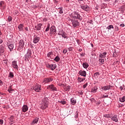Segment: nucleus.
<instances>
[{
    "instance_id": "2f4dec72",
    "label": "nucleus",
    "mask_w": 125,
    "mask_h": 125,
    "mask_svg": "<svg viewBox=\"0 0 125 125\" xmlns=\"http://www.w3.org/2000/svg\"><path fill=\"white\" fill-rule=\"evenodd\" d=\"M107 29H108V30H111V29H114V26H113V25H110L108 27H107Z\"/></svg>"
},
{
    "instance_id": "393cba45",
    "label": "nucleus",
    "mask_w": 125,
    "mask_h": 125,
    "mask_svg": "<svg viewBox=\"0 0 125 125\" xmlns=\"http://www.w3.org/2000/svg\"><path fill=\"white\" fill-rule=\"evenodd\" d=\"M119 101H120V102H125V96H123L122 98H120Z\"/></svg>"
},
{
    "instance_id": "9b49d317",
    "label": "nucleus",
    "mask_w": 125,
    "mask_h": 125,
    "mask_svg": "<svg viewBox=\"0 0 125 125\" xmlns=\"http://www.w3.org/2000/svg\"><path fill=\"white\" fill-rule=\"evenodd\" d=\"M79 75L83 77H86V72L84 70H80L79 71Z\"/></svg>"
},
{
    "instance_id": "a19ab883",
    "label": "nucleus",
    "mask_w": 125,
    "mask_h": 125,
    "mask_svg": "<svg viewBox=\"0 0 125 125\" xmlns=\"http://www.w3.org/2000/svg\"><path fill=\"white\" fill-rule=\"evenodd\" d=\"M48 31H49V25H48L47 28L45 29L46 32H48Z\"/></svg>"
},
{
    "instance_id": "4d7b16f0",
    "label": "nucleus",
    "mask_w": 125,
    "mask_h": 125,
    "mask_svg": "<svg viewBox=\"0 0 125 125\" xmlns=\"http://www.w3.org/2000/svg\"><path fill=\"white\" fill-rule=\"evenodd\" d=\"M24 30L28 31V27H25Z\"/></svg>"
},
{
    "instance_id": "de8ad7c7",
    "label": "nucleus",
    "mask_w": 125,
    "mask_h": 125,
    "mask_svg": "<svg viewBox=\"0 0 125 125\" xmlns=\"http://www.w3.org/2000/svg\"><path fill=\"white\" fill-rule=\"evenodd\" d=\"M31 54H32V53H31V51H29L28 52V56H31Z\"/></svg>"
},
{
    "instance_id": "c9c22d12",
    "label": "nucleus",
    "mask_w": 125,
    "mask_h": 125,
    "mask_svg": "<svg viewBox=\"0 0 125 125\" xmlns=\"http://www.w3.org/2000/svg\"><path fill=\"white\" fill-rule=\"evenodd\" d=\"M85 80V79L84 78H79V82L80 83H82V82H83V81H84Z\"/></svg>"
},
{
    "instance_id": "f257e3e1",
    "label": "nucleus",
    "mask_w": 125,
    "mask_h": 125,
    "mask_svg": "<svg viewBox=\"0 0 125 125\" xmlns=\"http://www.w3.org/2000/svg\"><path fill=\"white\" fill-rule=\"evenodd\" d=\"M19 45L18 46V50L19 51H22L23 50V47H24V45L25 43L24 42V41L21 40L19 43Z\"/></svg>"
},
{
    "instance_id": "473e14b6",
    "label": "nucleus",
    "mask_w": 125,
    "mask_h": 125,
    "mask_svg": "<svg viewBox=\"0 0 125 125\" xmlns=\"http://www.w3.org/2000/svg\"><path fill=\"white\" fill-rule=\"evenodd\" d=\"M0 7H2V6H4V1H1L0 2Z\"/></svg>"
},
{
    "instance_id": "aec40b11",
    "label": "nucleus",
    "mask_w": 125,
    "mask_h": 125,
    "mask_svg": "<svg viewBox=\"0 0 125 125\" xmlns=\"http://www.w3.org/2000/svg\"><path fill=\"white\" fill-rule=\"evenodd\" d=\"M5 48H4V47L2 45L0 46V53H3L4 52Z\"/></svg>"
},
{
    "instance_id": "8fccbe9b",
    "label": "nucleus",
    "mask_w": 125,
    "mask_h": 125,
    "mask_svg": "<svg viewBox=\"0 0 125 125\" xmlns=\"http://www.w3.org/2000/svg\"><path fill=\"white\" fill-rule=\"evenodd\" d=\"M94 76H99V73L97 72L94 74Z\"/></svg>"
},
{
    "instance_id": "bf43d9fd",
    "label": "nucleus",
    "mask_w": 125,
    "mask_h": 125,
    "mask_svg": "<svg viewBox=\"0 0 125 125\" xmlns=\"http://www.w3.org/2000/svg\"><path fill=\"white\" fill-rule=\"evenodd\" d=\"M120 88L121 90H123V87L120 86Z\"/></svg>"
},
{
    "instance_id": "09e8293b",
    "label": "nucleus",
    "mask_w": 125,
    "mask_h": 125,
    "mask_svg": "<svg viewBox=\"0 0 125 125\" xmlns=\"http://www.w3.org/2000/svg\"><path fill=\"white\" fill-rule=\"evenodd\" d=\"M2 39L1 37H0V43H2Z\"/></svg>"
},
{
    "instance_id": "0eeeda50",
    "label": "nucleus",
    "mask_w": 125,
    "mask_h": 125,
    "mask_svg": "<svg viewBox=\"0 0 125 125\" xmlns=\"http://www.w3.org/2000/svg\"><path fill=\"white\" fill-rule=\"evenodd\" d=\"M40 40H41L40 37H38L37 36H35L33 39L34 43H38V42H40Z\"/></svg>"
},
{
    "instance_id": "72a5a7b5",
    "label": "nucleus",
    "mask_w": 125,
    "mask_h": 125,
    "mask_svg": "<svg viewBox=\"0 0 125 125\" xmlns=\"http://www.w3.org/2000/svg\"><path fill=\"white\" fill-rule=\"evenodd\" d=\"M9 78H13L14 77V75L12 72H10L9 75Z\"/></svg>"
},
{
    "instance_id": "f704fd0d",
    "label": "nucleus",
    "mask_w": 125,
    "mask_h": 125,
    "mask_svg": "<svg viewBox=\"0 0 125 125\" xmlns=\"http://www.w3.org/2000/svg\"><path fill=\"white\" fill-rule=\"evenodd\" d=\"M59 103H61V104H62V105H64V104H66V101H59Z\"/></svg>"
},
{
    "instance_id": "ddd939ff",
    "label": "nucleus",
    "mask_w": 125,
    "mask_h": 125,
    "mask_svg": "<svg viewBox=\"0 0 125 125\" xmlns=\"http://www.w3.org/2000/svg\"><path fill=\"white\" fill-rule=\"evenodd\" d=\"M110 88H111V86H102L101 87V89H102L103 90H108V89H110Z\"/></svg>"
},
{
    "instance_id": "774afa93",
    "label": "nucleus",
    "mask_w": 125,
    "mask_h": 125,
    "mask_svg": "<svg viewBox=\"0 0 125 125\" xmlns=\"http://www.w3.org/2000/svg\"><path fill=\"white\" fill-rule=\"evenodd\" d=\"M123 63L125 64V60L124 61Z\"/></svg>"
},
{
    "instance_id": "423d86ee",
    "label": "nucleus",
    "mask_w": 125,
    "mask_h": 125,
    "mask_svg": "<svg viewBox=\"0 0 125 125\" xmlns=\"http://www.w3.org/2000/svg\"><path fill=\"white\" fill-rule=\"evenodd\" d=\"M47 89H51V90H57L56 87H54V85L53 84H51L49 85H48L47 87Z\"/></svg>"
},
{
    "instance_id": "20e7f679",
    "label": "nucleus",
    "mask_w": 125,
    "mask_h": 125,
    "mask_svg": "<svg viewBox=\"0 0 125 125\" xmlns=\"http://www.w3.org/2000/svg\"><path fill=\"white\" fill-rule=\"evenodd\" d=\"M56 33V27L54 26H52L50 28V34H55Z\"/></svg>"
},
{
    "instance_id": "39448f33",
    "label": "nucleus",
    "mask_w": 125,
    "mask_h": 125,
    "mask_svg": "<svg viewBox=\"0 0 125 125\" xmlns=\"http://www.w3.org/2000/svg\"><path fill=\"white\" fill-rule=\"evenodd\" d=\"M41 109H42V110H44L45 109H46V108H47V102H44L41 106Z\"/></svg>"
},
{
    "instance_id": "5701e85b",
    "label": "nucleus",
    "mask_w": 125,
    "mask_h": 125,
    "mask_svg": "<svg viewBox=\"0 0 125 125\" xmlns=\"http://www.w3.org/2000/svg\"><path fill=\"white\" fill-rule=\"evenodd\" d=\"M50 68H51V70L53 71L54 70H55V68H56V65L55 64H51L49 65Z\"/></svg>"
},
{
    "instance_id": "58836bf2",
    "label": "nucleus",
    "mask_w": 125,
    "mask_h": 125,
    "mask_svg": "<svg viewBox=\"0 0 125 125\" xmlns=\"http://www.w3.org/2000/svg\"><path fill=\"white\" fill-rule=\"evenodd\" d=\"M7 20L8 22H11L12 21V18L11 16L8 17Z\"/></svg>"
},
{
    "instance_id": "f8f14e48",
    "label": "nucleus",
    "mask_w": 125,
    "mask_h": 125,
    "mask_svg": "<svg viewBox=\"0 0 125 125\" xmlns=\"http://www.w3.org/2000/svg\"><path fill=\"white\" fill-rule=\"evenodd\" d=\"M42 24L39 23L37 25V26H35V30H37V31H40L42 28Z\"/></svg>"
},
{
    "instance_id": "c85d7f7f",
    "label": "nucleus",
    "mask_w": 125,
    "mask_h": 125,
    "mask_svg": "<svg viewBox=\"0 0 125 125\" xmlns=\"http://www.w3.org/2000/svg\"><path fill=\"white\" fill-rule=\"evenodd\" d=\"M39 122V118H36L33 121V124H38V122Z\"/></svg>"
},
{
    "instance_id": "a878e982",
    "label": "nucleus",
    "mask_w": 125,
    "mask_h": 125,
    "mask_svg": "<svg viewBox=\"0 0 125 125\" xmlns=\"http://www.w3.org/2000/svg\"><path fill=\"white\" fill-rule=\"evenodd\" d=\"M70 89H71V86H67L64 88L65 91H70Z\"/></svg>"
},
{
    "instance_id": "4be33fe9",
    "label": "nucleus",
    "mask_w": 125,
    "mask_h": 125,
    "mask_svg": "<svg viewBox=\"0 0 125 125\" xmlns=\"http://www.w3.org/2000/svg\"><path fill=\"white\" fill-rule=\"evenodd\" d=\"M83 68H84L85 69H87V68H88L89 65H88V63L87 62H83Z\"/></svg>"
},
{
    "instance_id": "603ef678",
    "label": "nucleus",
    "mask_w": 125,
    "mask_h": 125,
    "mask_svg": "<svg viewBox=\"0 0 125 125\" xmlns=\"http://www.w3.org/2000/svg\"><path fill=\"white\" fill-rule=\"evenodd\" d=\"M120 27H125V24L122 23L120 24Z\"/></svg>"
},
{
    "instance_id": "7ed1b4c3",
    "label": "nucleus",
    "mask_w": 125,
    "mask_h": 125,
    "mask_svg": "<svg viewBox=\"0 0 125 125\" xmlns=\"http://www.w3.org/2000/svg\"><path fill=\"white\" fill-rule=\"evenodd\" d=\"M33 89L35 91H36V92H41V90H42V85L40 84L36 85L33 87Z\"/></svg>"
},
{
    "instance_id": "79ce46f5",
    "label": "nucleus",
    "mask_w": 125,
    "mask_h": 125,
    "mask_svg": "<svg viewBox=\"0 0 125 125\" xmlns=\"http://www.w3.org/2000/svg\"><path fill=\"white\" fill-rule=\"evenodd\" d=\"M3 124V120L2 119H0V125H2Z\"/></svg>"
},
{
    "instance_id": "6e6552de",
    "label": "nucleus",
    "mask_w": 125,
    "mask_h": 125,
    "mask_svg": "<svg viewBox=\"0 0 125 125\" xmlns=\"http://www.w3.org/2000/svg\"><path fill=\"white\" fill-rule=\"evenodd\" d=\"M111 119L112 121H113V122H115V123H118L119 121V119L118 118V116L117 115H114L113 116H112Z\"/></svg>"
},
{
    "instance_id": "e2e57ef3",
    "label": "nucleus",
    "mask_w": 125,
    "mask_h": 125,
    "mask_svg": "<svg viewBox=\"0 0 125 125\" xmlns=\"http://www.w3.org/2000/svg\"><path fill=\"white\" fill-rule=\"evenodd\" d=\"M93 100H94V98H92L91 99V101H93Z\"/></svg>"
},
{
    "instance_id": "338daca9",
    "label": "nucleus",
    "mask_w": 125,
    "mask_h": 125,
    "mask_svg": "<svg viewBox=\"0 0 125 125\" xmlns=\"http://www.w3.org/2000/svg\"><path fill=\"white\" fill-rule=\"evenodd\" d=\"M80 1H83V0H80Z\"/></svg>"
},
{
    "instance_id": "f03ea898",
    "label": "nucleus",
    "mask_w": 125,
    "mask_h": 125,
    "mask_svg": "<svg viewBox=\"0 0 125 125\" xmlns=\"http://www.w3.org/2000/svg\"><path fill=\"white\" fill-rule=\"evenodd\" d=\"M53 81V78L52 77H48L43 79L42 81V83L43 84H45V83H51Z\"/></svg>"
},
{
    "instance_id": "1a4fd4ad",
    "label": "nucleus",
    "mask_w": 125,
    "mask_h": 125,
    "mask_svg": "<svg viewBox=\"0 0 125 125\" xmlns=\"http://www.w3.org/2000/svg\"><path fill=\"white\" fill-rule=\"evenodd\" d=\"M7 45L8 48L10 49V51H12V50L14 48V45H13V44H11V43H7Z\"/></svg>"
},
{
    "instance_id": "864d4df0",
    "label": "nucleus",
    "mask_w": 125,
    "mask_h": 125,
    "mask_svg": "<svg viewBox=\"0 0 125 125\" xmlns=\"http://www.w3.org/2000/svg\"><path fill=\"white\" fill-rule=\"evenodd\" d=\"M80 55L81 56V57H83V56H84V55L83 54V53H80Z\"/></svg>"
},
{
    "instance_id": "a18cd8bd",
    "label": "nucleus",
    "mask_w": 125,
    "mask_h": 125,
    "mask_svg": "<svg viewBox=\"0 0 125 125\" xmlns=\"http://www.w3.org/2000/svg\"><path fill=\"white\" fill-rule=\"evenodd\" d=\"M67 51H68V50H67V49H65L64 50H63V53H67Z\"/></svg>"
},
{
    "instance_id": "5fc2aeb1",
    "label": "nucleus",
    "mask_w": 125,
    "mask_h": 125,
    "mask_svg": "<svg viewBox=\"0 0 125 125\" xmlns=\"http://www.w3.org/2000/svg\"><path fill=\"white\" fill-rule=\"evenodd\" d=\"M0 85H2V81L0 80Z\"/></svg>"
},
{
    "instance_id": "3c124183",
    "label": "nucleus",
    "mask_w": 125,
    "mask_h": 125,
    "mask_svg": "<svg viewBox=\"0 0 125 125\" xmlns=\"http://www.w3.org/2000/svg\"><path fill=\"white\" fill-rule=\"evenodd\" d=\"M54 1L55 2H56V3H58L59 0H54Z\"/></svg>"
},
{
    "instance_id": "bb28decb",
    "label": "nucleus",
    "mask_w": 125,
    "mask_h": 125,
    "mask_svg": "<svg viewBox=\"0 0 125 125\" xmlns=\"http://www.w3.org/2000/svg\"><path fill=\"white\" fill-rule=\"evenodd\" d=\"M53 55V52H50L47 54L48 57H50L51 58H52Z\"/></svg>"
},
{
    "instance_id": "69168bd1",
    "label": "nucleus",
    "mask_w": 125,
    "mask_h": 125,
    "mask_svg": "<svg viewBox=\"0 0 125 125\" xmlns=\"http://www.w3.org/2000/svg\"><path fill=\"white\" fill-rule=\"evenodd\" d=\"M82 50H83V49H80L79 50V51H82Z\"/></svg>"
},
{
    "instance_id": "c756f323",
    "label": "nucleus",
    "mask_w": 125,
    "mask_h": 125,
    "mask_svg": "<svg viewBox=\"0 0 125 125\" xmlns=\"http://www.w3.org/2000/svg\"><path fill=\"white\" fill-rule=\"evenodd\" d=\"M104 118H111V115H110V114H104Z\"/></svg>"
},
{
    "instance_id": "6e6d98bb",
    "label": "nucleus",
    "mask_w": 125,
    "mask_h": 125,
    "mask_svg": "<svg viewBox=\"0 0 125 125\" xmlns=\"http://www.w3.org/2000/svg\"><path fill=\"white\" fill-rule=\"evenodd\" d=\"M97 104H98V105H100V104H101V102H98Z\"/></svg>"
},
{
    "instance_id": "9d476101",
    "label": "nucleus",
    "mask_w": 125,
    "mask_h": 125,
    "mask_svg": "<svg viewBox=\"0 0 125 125\" xmlns=\"http://www.w3.org/2000/svg\"><path fill=\"white\" fill-rule=\"evenodd\" d=\"M75 19H74V21L73 22V25L74 26H78V24H79V21H78V15H77V17L75 16Z\"/></svg>"
},
{
    "instance_id": "f3484780",
    "label": "nucleus",
    "mask_w": 125,
    "mask_h": 125,
    "mask_svg": "<svg viewBox=\"0 0 125 125\" xmlns=\"http://www.w3.org/2000/svg\"><path fill=\"white\" fill-rule=\"evenodd\" d=\"M81 6L82 9H83V10H85L86 11H87V10H88V8L89 7H88V6H85V5H83Z\"/></svg>"
},
{
    "instance_id": "412c9836",
    "label": "nucleus",
    "mask_w": 125,
    "mask_h": 125,
    "mask_svg": "<svg viewBox=\"0 0 125 125\" xmlns=\"http://www.w3.org/2000/svg\"><path fill=\"white\" fill-rule=\"evenodd\" d=\"M97 91V86H95L93 88H92L91 92H93V93H95Z\"/></svg>"
},
{
    "instance_id": "37998d69",
    "label": "nucleus",
    "mask_w": 125,
    "mask_h": 125,
    "mask_svg": "<svg viewBox=\"0 0 125 125\" xmlns=\"http://www.w3.org/2000/svg\"><path fill=\"white\" fill-rule=\"evenodd\" d=\"M62 38H64V39H66V36L65 35V34L64 33H62Z\"/></svg>"
},
{
    "instance_id": "4c0bfd02",
    "label": "nucleus",
    "mask_w": 125,
    "mask_h": 125,
    "mask_svg": "<svg viewBox=\"0 0 125 125\" xmlns=\"http://www.w3.org/2000/svg\"><path fill=\"white\" fill-rule=\"evenodd\" d=\"M8 91L9 92V93H12V91H13V89L11 88L10 87L8 88Z\"/></svg>"
},
{
    "instance_id": "c03bdc74",
    "label": "nucleus",
    "mask_w": 125,
    "mask_h": 125,
    "mask_svg": "<svg viewBox=\"0 0 125 125\" xmlns=\"http://www.w3.org/2000/svg\"><path fill=\"white\" fill-rule=\"evenodd\" d=\"M87 84H88L87 83H86L85 84H84L83 85V88H85L86 87V86H87Z\"/></svg>"
},
{
    "instance_id": "7c9ffc66",
    "label": "nucleus",
    "mask_w": 125,
    "mask_h": 125,
    "mask_svg": "<svg viewBox=\"0 0 125 125\" xmlns=\"http://www.w3.org/2000/svg\"><path fill=\"white\" fill-rule=\"evenodd\" d=\"M59 13L60 14H62V13H63V8L62 7H60L59 8Z\"/></svg>"
},
{
    "instance_id": "0e129e2a",
    "label": "nucleus",
    "mask_w": 125,
    "mask_h": 125,
    "mask_svg": "<svg viewBox=\"0 0 125 125\" xmlns=\"http://www.w3.org/2000/svg\"><path fill=\"white\" fill-rule=\"evenodd\" d=\"M104 1H109V0H104Z\"/></svg>"
},
{
    "instance_id": "13d9d810",
    "label": "nucleus",
    "mask_w": 125,
    "mask_h": 125,
    "mask_svg": "<svg viewBox=\"0 0 125 125\" xmlns=\"http://www.w3.org/2000/svg\"><path fill=\"white\" fill-rule=\"evenodd\" d=\"M79 20H82V17H81V16H80L79 17Z\"/></svg>"
},
{
    "instance_id": "ea45409f",
    "label": "nucleus",
    "mask_w": 125,
    "mask_h": 125,
    "mask_svg": "<svg viewBox=\"0 0 125 125\" xmlns=\"http://www.w3.org/2000/svg\"><path fill=\"white\" fill-rule=\"evenodd\" d=\"M79 3L81 5H83L84 4L85 2L83 1H80Z\"/></svg>"
},
{
    "instance_id": "052dcab7",
    "label": "nucleus",
    "mask_w": 125,
    "mask_h": 125,
    "mask_svg": "<svg viewBox=\"0 0 125 125\" xmlns=\"http://www.w3.org/2000/svg\"><path fill=\"white\" fill-rule=\"evenodd\" d=\"M69 50L71 51L72 50V48H69Z\"/></svg>"
},
{
    "instance_id": "a211bd4d",
    "label": "nucleus",
    "mask_w": 125,
    "mask_h": 125,
    "mask_svg": "<svg viewBox=\"0 0 125 125\" xmlns=\"http://www.w3.org/2000/svg\"><path fill=\"white\" fill-rule=\"evenodd\" d=\"M13 116H11L10 117V119H9V121H10V122H9V124L10 125H13L14 123V121H13Z\"/></svg>"
},
{
    "instance_id": "680f3d73",
    "label": "nucleus",
    "mask_w": 125,
    "mask_h": 125,
    "mask_svg": "<svg viewBox=\"0 0 125 125\" xmlns=\"http://www.w3.org/2000/svg\"><path fill=\"white\" fill-rule=\"evenodd\" d=\"M119 1V0H115V2H118Z\"/></svg>"
},
{
    "instance_id": "6ab92c4d",
    "label": "nucleus",
    "mask_w": 125,
    "mask_h": 125,
    "mask_svg": "<svg viewBox=\"0 0 125 125\" xmlns=\"http://www.w3.org/2000/svg\"><path fill=\"white\" fill-rule=\"evenodd\" d=\"M12 67H13V68H15V69L17 68V67H18L16 62H13L12 63Z\"/></svg>"
},
{
    "instance_id": "4468645a",
    "label": "nucleus",
    "mask_w": 125,
    "mask_h": 125,
    "mask_svg": "<svg viewBox=\"0 0 125 125\" xmlns=\"http://www.w3.org/2000/svg\"><path fill=\"white\" fill-rule=\"evenodd\" d=\"M22 112H24V113H25V112H27L28 111V106H27L26 105H24L22 107Z\"/></svg>"
},
{
    "instance_id": "e433bc0d",
    "label": "nucleus",
    "mask_w": 125,
    "mask_h": 125,
    "mask_svg": "<svg viewBox=\"0 0 125 125\" xmlns=\"http://www.w3.org/2000/svg\"><path fill=\"white\" fill-rule=\"evenodd\" d=\"M99 61L101 63H102V64H104V62L105 61L103 59H100Z\"/></svg>"
},
{
    "instance_id": "49530a36",
    "label": "nucleus",
    "mask_w": 125,
    "mask_h": 125,
    "mask_svg": "<svg viewBox=\"0 0 125 125\" xmlns=\"http://www.w3.org/2000/svg\"><path fill=\"white\" fill-rule=\"evenodd\" d=\"M78 111L76 112V115H75V119H78Z\"/></svg>"
},
{
    "instance_id": "dca6fc26",
    "label": "nucleus",
    "mask_w": 125,
    "mask_h": 125,
    "mask_svg": "<svg viewBox=\"0 0 125 125\" xmlns=\"http://www.w3.org/2000/svg\"><path fill=\"white\" fill-rule=\"evenodd\" d=\"M18 29H19V31H23V29H24V25H23V24L21 23L18 26Z\"/></svg>"
},
{
    "instance_id": "b1692460",
    "label": "nucleus",
    "mask_w": 125,
    "mask_h": 125,
    "mask_svg": "<svg viewBox=\"0 0 125 125\" xmlns=\"http://www.w3.org/2000/svg\"><path fill=\"white\" fill-rule=\"evenodd\" d=\"M60 61V57L59 56H57L55 57V58L54 59V61H56V62H59V61Z\"/></svg>"
},
{
    "instance_id": "2eb2a0df",
    "label": "nucleus",
    "mask_w": 125,
    "mask_h": 125,
    "mask_svg": "<svg viewBox=\"0 0 125 125\" xmlns=\"http://www.w3.org/2000/svg\"><path fill=\"white\" fill-rule=\"evenodd\" d=\"M106 55H107V52H104L103 53L100 54L99 56L100 58H105Z\"/></svg>"
},
{
    "instance_id": "cd10ccee",
    "label": "nucleus",
    "mask_w": 125,
    "mask_h": 125,
    "mask_svg": "<svg viewBox=\"0 0 125 125\" xmlns=\"http://www.w3.org/2000/svg\"><path fill=\"white\" fill-rule=\"evenodd\" d=\"M70 101L72 103L73 105H74V104H76V99H75V98H72L71 99Z\"/></svg>"
}]
</instances>
